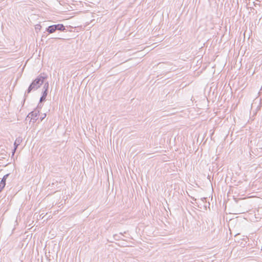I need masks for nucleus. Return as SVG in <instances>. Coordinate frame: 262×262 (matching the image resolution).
I'll return each mask as SVG.
<instances>
[{"instance_id":"obj_4","label":"nucleus","mask_w":262,"mask_h":262,"mask_svg":"<svg viewBox=\"0 0 262 262\" xmlns=\"http://www.w3.org/2000/svg\"><path fill=\"white\" fill-rule=\"evenodd\" d=\"M9 175L10 173L6 174L4 176L3 178L2 179V180L0 182V193L3 191L4 187H5L6 180Z\"/></svg>"},{"instance_id":"obj_6","label":"nucleus","mask_w":262,"mask_h":262,"mask_svg":"<svg viewBox=\"0 0 262 262\" xmlns=\"http://www.w3.org/2000/svg\"><path fill=\"white\" fill-rule=\"evenodd\" d=\"M48 92L46 90H42V95L40 98V102H43L46 100V98L48 95Z\"/></svg>"},{"instance_id":"obj_11","label":"nucleus","mask_w":262,"mask_h":262,"mask_svg":"<svg viewBox=\"0 0 262 262\" xmlns=\"http://www.w3.org/2000/svg\"><path fill=\"white\" fill-rule=\"evenodd\" d=\"M46 117V114H43L40 118V121H42Z\"/></svg>"},{"instance_id":"obj_5","label":"nucleus","mask_w":262,"mask_h":262,"mask_svg":"<svg viewBox=\"0 0 262 262\" xmlns=\"http://www.w3.org/2000/svg\"><path fill=\"white\" fill-rule=\"evenodd\" d=\"M22 140H23V139L21 137H18V138H16V139L14 143V149H13V154L14 153L15 150L18 147V145L21 143Z\"/></svg>"},{"instance_id":"obj_13","label":"nucleus","mask_w":262,"mask_h":262,"mask_svg":"<svg viewBox=\"0 0 262 262\" xmlns=\"http://www.w3.org/2000/svg\"><path fill=\"white\" fill-rule=\"evenodd\" d=\"M191 199L194 201H195L196 200V199L195 198H194V197H191Z\"/></svg>"},{"instance_id":"obj_9","label":"nucleus","mask_w":262,"mask_h":262,"mask_svg":"<svg viewBox=\"0 0 262 262\" xmlns=\"http://www.w3.org/2000/svg\"><path fill=\"white\" fill-rule=\"evenodd\" d=\"M50 34L48 32L46 31V30L43 33L42 35V38H47L48 35Z\"/></svg>"},{"instance_id":"obj_12","label":"nucleus","mask_w":262,"mask_h":262,"mask_svg":"<svg viewBox=\"0 0 262 262\" xmlns=\"http://www.w3.org/2000/svg\"><path fill=\"white\" fill-rule=\"evenodd\" d=\"M206 199L207 198H203L201 199V200L203 201V202H206Z\"/></svg>"},{"instance_id":"obj_14","label":"nucleus","mask_w":262,"mask_h":262,"mask_svg":"<svg viewBox=\"0 0 262 262\" xmlns=\"http://www.w3.org/2000/svg\"><path fill=\"white\" fill-rule=\"evenodd\" d=\"M41 28V26L38 25L37 27L36 28V29H40Z\"/></svg>"},{"instance_id":"obj_1","label":"nucleus","mask_w":262,"mask_h":262,"mask_svg":"<svg viewBox=\"0 0 262 262\" xmlns=\"http://www.w3.org/2000/svg\"><path fill=\"white\" fill-rule=\"evenodd\" d=\"M47 76L40 74L34 80L32 81V82L29 86L28 89L25 93L23 105H24L25 103V102L28 96V94L32 91L37 90L38 88H39L40 86L44 83L45 80L47 79Z\"/></svg>"},{"instance_id":"obj_3","label":"nucleus","mask_w":262,"mask_h":262,"mask_svg":"<svg viewBox=\"0 0 262 262\" xmlns=\"http://www.w3.org/2000/svg\"><path fill=\"white\" fill-rule=\"evenodd\" d=\"M39 113V110H38L37 109H34L33 111L30 112L27 116L26 120L30 119L31 121L32 120H33V122H35L37 121L38 119V116Z\"/></svg>"},{"instance_id":"obj_8","label":"nucleus","mask_w":262,"mask_h":262,"mask_svg":"<svg viewBox=\"0 0 262 262\" xmlns=\"http://www.w3.org/2000/svg\"><path fill=\"white\" fill-rule=\"evenodd\" d=\"M49 84L48 82H46L45 83L43 87V90H46L47 92H48Z\"/></svg>"},{"instance_id":"obj_15","label":"nucleus","mask_w":262,"mask_h":262,"mask_svg":"<svg viewBox=\"0 0 262 262\" xmlns=\"http://www.w3.org/2000/svg\"><path fill=\"white\" fill-rule=\"evenodd\" d=\"M55 38L58 39H62V38H60V37H55Z\"/></svg>"},{"instance_id":"obj_10","label":"nucleus","mask_w":262,"mask_h":262,"mask_svg":"<svg viewBox=\"0 0 262 262\" xmlns=\"http://www.w3.org/2000/svg\"><path fill=\"white\" fill-rule=\"evenodd\" d=\"M41 103L42 102H40L39 101L37 107L35 109H37L38 110H39V109H40L42 106V104Z\"/></svg>"},{"instance_id":"obj_16","label":"nucleus","mask_w":262,"mask_h":262,"mask_svg":"<svg viewBox=\"0 0 262 262\" xmlns=\"http://www.w3.org/2000/svg\"><path fill=\"white\" fill-rule=\"evenodd\" d=\"M257 2H260V0H256Z\"/></svg>"},{"instance_id":"obj_7","label":"nucleus","mask_w":262,"mask_h":262,"mask_svg":"<svg viewBox=\"0 0 262 262\" xmlns=\"http://www.w3.org/2000/svg\"><path fill=\"white\" fill-rule=\"evenodd\" d=\"M121 235H123L122 233H120L119 234H115L114 235V238L116 240H119L122 238V237H121Z\"/></svg>"},{"instance_id":"obj_2","label":"nucleus","mask_w":262,"mask_h":262,"mask_svg":"<svg viewBox=\"0 0 262 262\" xmlns=\"http://www.w3.org/2000/svg\"><path fill=\"white\" fill-rule=\"evenodd\" d=\"M56 31L64 32L66 31L67 30L66 27L62 24L51 25L46 28V31L50 34H53Z\"/></svg>"}]
</instances>
